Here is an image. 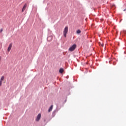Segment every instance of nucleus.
<instances>
[{"label":"nucleus","instance_id":"f8f14e48","mask_svg":"<svg viewBox=\"0 0 126 126\" xmlns=\"http://www.w3.org/2000/svg\"><path fill=\"white\" fill-rule=\"evenodd\" d=\"M126 9L123 10V11H125Z\"/></svg>","mask_w":126,"mask_h":126},{"label":"nucleus","instance_id":"20e7f679","mask_svg":"<svg viewBox=\"0 0 126 126\" xmlns=\"http://www.w3.org/2000/svg\"><path fill=\"white\" fill-rule=\"evenodd\" d=\"M12 47V43H10V44H9V46L8 47L7 51L8 52H10V50H11V47Z\"/></svg>","mask_w":126,"mask_h":126},{"label":"nucleus","instance_id":"f03ea898","mask_svg":"<svg viewBox=\"0 0 126 126\" xmlns=\"http://www.w3.org/2000/svg\"><path fill=\"white\" fill-rule=\"evenodd\" d=\"M76 47V45L75 44H74L72 45L71 47H69V51L70 52H72L73 51H74V50H75Z\"/></svg>","mask_w":126,"mask_h":126},{"label":"nucleus","instance_id":"39448f33","mask_svg":"<svg viewBox=\"0 0 126 126\" xmlns=\"http://www.w3.org/2000/svg\"><path fill=\"white\" fill-rule=\"evenodd\" d=\"M40 118H41V114H38V115H37V117H36V122H38V121H40Z\"/></svg>","mask_w":126,"mask_h":126},{"label":"nucleus","instance_id":"423d86ee","mask_svg":"<svg viewBox=\"0 0 126 126\" xmlns=\"http://www.w3.org/2000/svg\"><path fill=\"white\" fill-rule=\"evenodd\" d=\"M26 8H27V3L25 4V5L23 6V8H22V12H23L24 10H26Z\"/></svg>","mask_w":126,"mask_h":126},{"label":"nucleus","instance_id":"9b49d317","mask_svg":"<svg viewBox=\"0 0 126 126\" xmlns=\"http://www.w3.org/2000/svg\"><path fill=\"white\" fill-rule=\"evenodd\" d=\"M2 60V57L0 56V60Z\"/></svg>","mask_w":126,"mask_h":126},{"label":"nucleus","instance_id":"9d476101","mask_svg":"<svg viewBox=\"0 0 126 126\" xmlns=\"http://www.w3.org/2000/svg\"><path fill=\"white\" fill-rule=\"evenodd\" d=\"M3 32V29H0V33L2 32Z\"/></svg>","mask_w":126,"mask_h":126},{"label":"nucleus","instance_id":"7ed1b4c3","mask_svg":"<svg viewBox=\"0 0 126 126\" xmlns=\"http://www.w3.org/2000/svg\"><path fill=\"white\" fill-rule=\"evenodd\" d=\"M4 81V76H0V87L2 86V84Z\"/></svg>","mask_w":126,"mask_h":126},{"label":"nucleus","instance_id":"1a4fd4ad","mask_svg":"<svg viewBox=\"0 0 126 126\" xmlns=\"http://www.w3.org/2000/svg\"><path fill=\"white\" fill-rule=\"evenodd\" d=\"M80 33H81V31L78 30V31H77V34H80Z\"/></svg>","mask_w":126,"mask_h":126},{"label":"nucleus","instance_id":"6e6552de","mask_svg":"<svg viewBox=\"0 0 126 126\" xmlns=\"http://www.w3.org/2000/svg\"><path fill=\"white\" fill-rule=\"evenodd\" d=\"M59 72L60 73H62L63 72V68H60V70H59Z\"/></svg>","mask_w":126,"mask_h":126},{"label":"nucleus","instance_id":"f257e3e1","mask_svg":"<svg viewBox=\"0 0 126 126\" xmlns=\"http://www.w3.org/2000/svg\"><path fill=\"white\" fill-rule=\"evenodd\" d=\"M67 32H68V27H66L65 28H64V30H63V36H64V37H66Z\"/></svg>","mask_w":126,"mask_h":126},{"label":"nucleus","instance_id":"0eeeda50","mask_svg":"<svg viewBox=\"0 0 126 126\" xmlns=\"http://www.w3.org/2000/svg\"><path fill=\"white\" fill-rule=\"evenodd\" d=\"M52 109H53V105L50 106V107H49V109L48 110V112H50V111H52Z\"/></svg>","mask_w":126,"mask_h":126}]
</instances>
